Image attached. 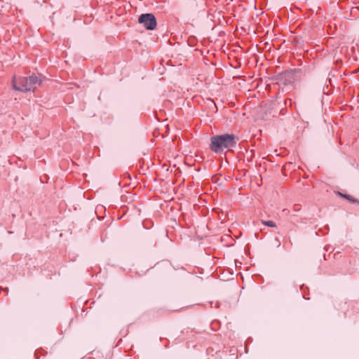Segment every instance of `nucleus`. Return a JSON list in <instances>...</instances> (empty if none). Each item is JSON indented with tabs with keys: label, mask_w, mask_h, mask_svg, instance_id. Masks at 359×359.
<instances>
[{
	"label": "nucleus",
	"mask_w": 359,
	"mask_h": 359,
	"mask_svg": "<svg viewBox=\"0 0 359 359\" xmlns=\"http://www.w3.org/2000/svg\"><path fill=\"white\" fill-rule=\"evenodd\" d=\"M238 138L233 134L225 133L214 135L210 138V149L216 154L222 153L224 149H231L236 147Z\"/></svg>",
	"instance_id": "1"
},
{
	"label": "nucleus",
	"mask_w": 359,
	"mask_h": 359,
	"mask_svg": "<svg viewBox=\"0 0 359 359\" xmlns=\"http://www.w3.org/2000/svg\"><path fill=\"white\" fill-rule=\"evenodd\" d=\"M41 82V79L35 75L29 77L16 78L14 76L13 79V88L22 92L34 90L36 85H40Z\"/></svg>",
	"instance_id": "2"
},
{
	"label": "nucleus",
	"mask_w": 359,
	"mask_h": 359,
	"mask_svg": "<svg viewBox=\"0 0 359 359\" xmlns=\"http://www.w3.org/2000/svg\"><path fill=\"white\" fill-rule=\"evenodd\" d=\"M138 22L149 30H154L157 25L156 19L152 13L142 14L139 18Z\"/></svg>",
	"instance_id": "3"
},
{
	"label": "nucleus",
	"mask_w": 359,
	"mask_h": 359,
	"mask_svg": "<svg viewBox=\"0 0 359 359\" xmlns=\"http://www.w3.org/2000/svg\"><path fill=\"white\" fill-rule=\"evenodd\" d=\"M338 194H339V196H341V197H343V198H344L347 199L348 201H350L351 203H359V201H358L357 199L354 198L353 197H352V196H350V195L344 194H342V193H341V192H339V193H338Z\"/></svg>",
	"instance_id": "4"
},
{
	"label": "nucleus",
	"mask_w": 359,
	"mask_h": 359,
	"mask_svg": "<svg viewBox=\"0 0 359 359\" xmlns=\"http://www.w3.org/2000/svg\"><path fill=\"white\" fill-rule=\"evenodd\" d=\"M261 223L265 226H269V227H276L277 225L276 222L271 220L265 221V220H261Z\"/></svg>",
	"instance_id": "5"
},
{
	"label": "nucleus",
	"mask_w": 359,
	"mask_h": 359,
	"mask_svg": "<svg viewBox=\"0 0 359 359\" xmlns=\"http://www.w3.org/2000/svg\"><path fill=\"white\" fill-rule=\"evenodd\" d=\"M301 210V205L299 204H295L293 206V211L298 212Z\"/></svg>",
	"instance_id": "6"
},
{
	"label": "nucleus",
	"mask_w": 359,
	"mask_h": 359,
	"mask_svg": "<svg viewBox=\"0 0 359 359\" xmlns=\"http://www.w3.org/2000/svg\"><path fill=\"white\" fill-rule=\"evenodd\" d=\"M287 102H289V103H290V104H292V100H291V99H287V100H285V104H287Z\"/></svg>",
	"instance_id": "7"
}]
</instances>
